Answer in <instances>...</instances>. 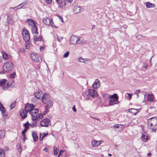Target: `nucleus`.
Instances as JSON below:
<instances>
[{
	"instance_id": "obj_1",
	"label": "nucleus",
	"mask_w": 157,
	"mask_h": 157,
	"mask_svg": "<svg viewBox=\"0 0 157 157\" xmlns=\"http://www.w3.org/2000/svg\"><path fill=\"white\" fill-rule=\"evenodd\" d=\"M35 106L33 104H27L25 109L32 116V119L34 121H39L43 117V115L41 113L38 114L37 109H34Z\"/></svg>"
},
{
	"instance_id": "obj_2",
	"label": "nucleus",
	"mask_w": 157,
	"mask_h": 157,
	"mask_svg": "<svg viewBox=\"0 0 157 157\" xmlns=\"http://www.w3.org/2000/svg\"><path fill=\"white\" fill-rule=\"evenodd\" d=\"M41 100L43 103L45 105V112H48V109L52 106L54 102L53 100L50 95L46 93L44 94L42 97Z\"/></svg>"
},
{
	"instance_id": "obj_3",
	"label": "nucleus",
	"mask_w": 157,
	"mask_h": 157,
	"mask_svg": "<svg viewBox=\"0 0 157 157\" xmlns=\"http://www.w3.org/2000/svg\"><path fill=\"white\" fill-rule=\"evenodd\" d=\"M157 118L155 117L149 118L147 121V128L152 132H156L157 127Z\"/></svg>"
},
{
	"instance_id": "obj_4",
	"label": "nucleus",
	"mask_w": 157,
	"mask_h": 157,
	"mask_svg": "<svg viewBox=\"0 0 157 157\" xmlns=\"http://www.w3.org/2000/svg\"><path fill=\"white\" fill-rule=\"evenodd\" d=\"M13 67L14 65L12 62L7 61L3 65V70L6 72H9L13 69Z\"/></svg>"
},
{
	"instance_id": "obj_5",
	"label": "nucleus",
	"mask_w": 157,
	"mask_h": 157,
	"mask_svg": "<svg viewBox=\"0 0 157 157\" xmlns=\"http://www.w3.org/2000/svg\"><path fill=\"white\" fill-rule=\"evenodd\" d=\"M30 57L33 61L36 63H40L41 62V59L40 57V55L38 53H32Z\"/></svg>"
},
{
	"instance_id": "obj_6",
	"label": "nucleus",
	"mask_w": 157,
	"mask_h": 157,
	"mask_svg": "<svg viewBox=\"0 0 157 157\" xmlns=\"http://www.w3.org/2000/svg\"><path fill=\"white\" fill-rule=\"evenodd\" d=\"M43 23L47 25H51L52 27H55L56 28H58L54 24L52 19H50L46 17L43 18Z\"/></svg>"
},
{
	"instance_id": "obj_7",
	"label": "nucleus",
	"mask_w": 157,
	"mask_h": 157,
	"mask_svg": "<svg viewBox=\"0 0 157 157\" xmlns=\"http://www.w3.org/2000/svg\"><path fill=\"white\" fill-rule=\"evenodd\" d=\"M23 39H30V37L28 31L24 28L22 32Z\"/></svg>"
},
{
	"instance_id": "obj_8",
	"label": "nucleus",
	"mask_w": 157,
	"mask_h": 157,
	"mask_svg": "<svg viewBox=\"0 0 157 157\" xmlns=\"http://www.w3.org/2000/svg\"><path fill=\"white\" fill-rule=\"evenodd\" d=\"M58 7L61 9H64L65 8L66 3L65 0H59L57 2Z\"/></svg>"
},
{
	"instance_id": "obj_9",
	"label": "nucleus",
	"mask_w": 157,
	"mask_h": 157,
	"mask_svg": "<svg viewBox=\"0 0 157 157\" xmlns=\"http://www.w3.org/2000/svg\"><path fill=\"white\" fill-rule=\"evenodd\" d=\"M49 120L48 119H43L40 123V125L42 127H47L49 125Z\"/></svg>"
},
{
	"instance_id": "obj_10",
	"label": "nucleus",
	"mask_w": 157,
	"mask_h": 157,
	"mask_svg": "<svg viewBox=\"0 0 157 157\" xmlns=\"http://www.w3.org/2000/svg\"><path fill=\"white\" fill-rule=\"evenodd\" d=\"M88 91L90 95L93 98L96 97L98 96L97 91L94 89H89Z\"/></svg>"
},
{
	"instance_id": "obj_11",
	"label": "nucleus",
	"mask_w": 157,
	"mask_h": 157,
	"mask_svg": "<svg viewBox=\"0 0 157 157\" xmlns=\"http://www.w3.org/2000/svg\"><path fill=\"white\" fill-rule=\"evenodd\" d=\"M73 10L75 14L79 13L81 11H82L83 10V8L82 7L75 6L74 7Z\"/></svg>"
},
{
	"instance_id": "obj_12",
	"label": "nucleus",
	"mask_w": 157,
	"mask_h": 157,
	"mask_svg": "<svg viewBox=\"0 0 157 157\" xmlns=\"http://www.w3.org/2000/svg\"><path fill=\"white\" fill-rule=\"evenodd\" d=\"M100 86V81L98 79H96L93 84L92 85V87L94 89H97L99 88Z\"/></svg>"
},
{
	"instance_id": "obj_13",
	"label": "nucleus",
	"mask_w": 157,
	"mask_h": 157,
	"mask_svg": "<svg viewBox=\"0 0 157 157\" xmlns=\"http://www.w3.org/2000/svg\"><path fill=\"white\" fill-rule=\"evenodd\" d=\"M119 102L118 101V99H110L109 100V105L110 106H112L115 104H118Z\"/></svg>"
},
{
	"instance_id": "obj_14",
	"label": "nucleus",
	"mask_w": 157,
	"mask_h": 157,
	"mask_svg": "<svg viewBox=\"0 0 157 157\" xmlns=\"http://www.w3.org/2000/svg\"><path fill=\"white\" fill-rule=\"evenodd\" d=\"M102 142V141H97L95 140H93L91 142L92 146L95 147L100 145Z\"/></svg>"
},
{
	"instance_id": "obj_15",
	"label": "nucleus",
	"mask_w": 157,
	"mask_h": 157,
	"mask_svg": "<svg viewBox=\"0 0 157 157\" xmlns=\"http://www.w3.org/2000/svg\"><path fill=\"white\" fill-rule=\"evenodd\" d=\"M42 91L41 90H38L35 92L34 94V96L37 99H41V95L42 94Z\"/></svg>"
},
{
	"instance_id": "obj_16",
	"label": "nucleus",
	"mask_w": 157,
	"mask_h": 157,
	"mask_svg": "<svg viewBox=\"0 0 157 157\" xmlns=\"http://www.w3.org/2000/svg\"><path fill=\"white\" fill-rule=\"evenodd\" d=\"M82 40H69L70 43L72 44H80L82 42Z\"/></svg>"
},
{
	"instance_id": "obj_17",
	"label": "nucleus",
	"mask_w": 157,
	"mask_h": 157,
	"mask_svg": "<svg viewBox=\"0 0 157 157\" xmlns=\"http://www.w3.org/2000/svg\"><path fill=\"white\" fill-rule=\"evenodd\" d=\"M27 111L25 109H23L20 113L21 118L23 119L27 117Z\"/></svg>"
},
{
	"instance_id": "obj_18",
	"label": "nucleus",
	"mask_w": 157,
	"mask_h": 157,
	"mask_svg": "<svg viewBox=\"0 0 157 157\" xmlns=\"http://www.w3.org/2000/svg\"><path fill=\"white\" fill-rule=\"evenodd\" d=\"M25 23L28 24L29 25L31 26H34L36 25L35 22L31 19H28L25 21Z\"/></svg>"
},
{
	"instance_id": "obj_19",
	"label": "nucleus",
	"mask_w": 157,
	"mask_h": 157,
	"mask_svg": "<svg viewBox=\"0 0 157 157\" xmlns=\"http://www.w3.org/2000/svg\"><path fill=\"white\" fill-rule=\"evenodd\" d=\"M2 55L3 58L5 60H8L10 59V56L8 55V54L5 51H2Z\"/></svg>"
},
{
	"instance_id": "obj_20",
	"label": "nucleus",
	"mask_w": 157,
	"mask_h": 157,
	"mask_svg": "<svg viewBox=\"0 0 157 157\" xmlns=\"http://www.w3.org/2000/svg\"><path fill=\"white\" fill-rule=\"evenodd\" d=\"M113 127L115 128H119L120 131L122 130L124 128V126L122 124H116L114 125Z\"/></svg>"
},
{
	"instance_id": "obj_21",
	"label": "nucleus",
	"mask_w": 157,
	"mask_h": 157,
	"mask_svg": "<svg viewBox=\"0 0 157 157\" xmlns=\"http://www.w3.org/2000/svg\"><path fill=\"white\" fill-rule=\"evenodd\" d=\"M32 32L33 33H38L37 30V27L34 25V26H31Z\"/></svg>"
},
{
	"instance_id": "obj_22",
	"label": "nucleus",
	"mask_w": 157,
	"mask_h": 157,
	"mask_svg": "<svg viewBox=\"0 0 157 157\" xmlns=\"http://www.w3.org/2000/svg\"><path fill=\"white\" fill-rule=\"evenodd\" d=\"M6 131L4 130H0V139H2L4 138L6 134Z\"/></svg>"
},
{
	"instance_id": "obj_23",
	"label": "nucleus",
	"mask_w": 157,
	"mask_h": 157,
	"mask_svg": "<svg viewBox=\"0 0 157 157\" xmlns=\"http://www.w3.org/2000/svg\"><path fill=\"white\" fill-rule=\"evenodd\" d=\"M90 94L88 91H86L83 94V96L85 100H88L89 98Z\"/></svg>"
},
{
	"instance_id": "obj_24",
	"label": "nucleus",
	"mask_w": 157,
	"mask_h": 157,
	"mask_svg": "<svg viewBox=\"0 0 157 157\" xmlns=\"http://www.w3.org/2000/svg\"><path fill=\"white\" fill-rule=\"evenodd\" d=\"M146 6L147 8H151L155 7V5L154 4L149 2H146Z\"/></svg>"
},
{
	"instance_id": "obj_25",
	"label": "nucleus",
	"mask_w": 157,
	"mask_h": 157,
	"mask_svg": "<svg viewBox=\"0 0 157 157\" xmlns=\"http://www.w3.org/2000/svg\"><path fill=\"white\" fill-rule=\"evenodd\" d=\"M29 40H26L25 41V47L27 49H29L31 45V43Z\"/></svg>"
},
{
	"instance_id": "obj_26",
	"label": "nucleus",
	"mask_w": 157,
	"mask_h": 157,
	"mask_svg": "<svg viewBox=\"0 0 157 157\" xmlns=\"http://www.w3.org/2000/svg\"><path fill=\"white\" fill-rule=\"evenodd\" d=\"M129 112H131L132 114L135 115L138 112V110L134 109H131L128 110Z\"/></svg>"
},
{
	"instance_id": "obj_27",
	"label": "nucleus",
	"mask_w": 157,
	"mask_h": 157,
	"mask_svg": "<svg viewBox=\"0 0 157 157\" xmlns=\"http://www.w3.org/2000/svg\"><path fill=\"white\" fill-rule=\"evenodd\" d=\"M32 136L34 141H36L38 139V136L35 132H33L32 133Z\"/></svg>"
},
{
	"instance_id": "obj_28",
	"label": "nucleus",
	"mask_w": 157,
	"mask_h": 157,
	"mask_svg": "<svg viewBox=\"0 0 157 157\" xmlns=\"http://www.w3.org/2000/svg\"><path fill=\"white\" fill-rule=\"evenodd\" d=\"M147 98L148 101H153L154 97L153 94H147Z\"/></svg>"
},
{
	"instance_id": "obj_29",
	"label": "nucleus",
	"mask_w": 157,
	"mask_h": 157,
	"mask_svg": "<svg viewBox=\"0 0 157 157\" xmlns=\"http://www.w3.org/2000/svg\"><path fill=\"white\" fill-rule=\"evenodd\" d=\"M0 110L3 114H4L6 112V109L4 106L0 102Z\"/></svg>"
},
{
	"instance_id": "obj_30",
	"label": "nucleus",
	"mask_w": 157,
	"mask_h": 157,
	"mask_svg": "<svg viewBox=\"0 0 157 157\" xmlns=\"http://www.w3.org/2000/svg\"><path fill=\"white\" fill-rule=\"evenodd\" d=\"M48 134V133H40V140L42 141L43 140V138L46 136Z\"/></svg>"
},
{
	"instance_id": "obj_31",
	"label": "nucleus",
	"mask_w": 157,
	"mask_h": 157,
	"mask_svg": "<svg viewBox=\"0 0 157 157\" xmlns=\"http://www.w3.org/2000/svg\"><path fill=\"white\" fill-rule=\"evenodd\" d=\"M141 139L144 141H145L146 140H147V137L146 134H142V135L141 136Z\"/></svg>"
},
{
	"instance_id": "obj_32",
	"label": "nucleus",
	"mask_w": 157,
	"mask_h": 157,
	"mask_svg": "<svg viewBox=\"0 0 157 157\" xmlns=\"http://www.w3.org/2000/svg\"><path fill=\"white\" fill-rule=\"evenodd\" d=\"M59 149L57 148L56 146H55L53 147V152L54 154L55 155H56L58 153Z\"/></svg>"
},
{
	"instance_id": "obj_33",
	"label": "nucleus",
	"mask_w": 157,
	"mask_h": 157,
	"mask_svg": "<svg viewBox=\"0 0 157 157\" xmlns=\"http://www.w3.org/2000/svg\"><path fill=\"white\" fill-rule=\"evenodd\" d=\"M7 80L6 79H2L0 81V86L4 85L7 82Z\"/></svg>"
},
{
	"instance_id": "obj_34",
	"label": "nucleus",
	"mask_w": 157,
	"mask_h": 157,
	"mask_svg": "<svg viewBox=\"0 0 157 157\" xmlns=\"http://www.w3.org/2000/svg\"><path fill=\"white\" fill-rule=\"evenodd\" d=\"M110 98L111 99H118V97L116 94H114L113 95L110 96Z\"/></svg>"
},
{
	"instance_id": "obj_35",
	"label": "nucleus",
	"mask_w": 157,
	"mask_h": 157,
	"mask_svg": "<svg viewBox=\"0 0 157 157\" xmlns=\"http://www.w3.org/2000/svg\"><path fill=\"white\" fill-rule=\"evenodd\" d=\"M5 152L2 149H0V157H4L5 156Z\"/></svg>"
},
{
	"instance_id": "obj_36",
	"label": "nucleus",
	"mask_w": 157,
	"mask_h": 157,
	"mask_svg": "<svg viewBox=\"0 0 157 157\" xmlns=\"http://www.w3.org/2000/svg\"><path fill=\"white\" fill-rule=\"evenodd\" d=\"M37 123L36 121H34L32 122L31 124H29V126L32 128L36 127L37 126Z\"/></svg>"
},
{
	"instance_id": "obj_37",
	"label": "nucleus",
	"mask_w": 157,
	"mask_h": 157,
	"mask_svg": "<svg viewBox=\"0 0 157 157\" xmlns=\"http://www.w3.org/2000/svg\"><path fill=\"white\" fill-rule=\"evenodd\" d=\"M80 38L78 36L75 35H73L71 36L70 39H80Z\"/></svg>"
},
{
	"instance_id": "obj_38",
	"label": "nucleus",
	"mask_w": 157,
	"mask_h": 157,
	"mask_svg": "<svg viewBox=\"0 0 157 157\" xmlns=\"http://www.w3.org/2000/svg\"><path fill=\"white\" fill-rule=\"evenodd\" d=\"M10 86L11 87H13L15 85V83L14 81L13 80H11L9 82Z\"/></svg>"
},
{
	"instance_id": "obj_39",
	"label": "nucleus",
	"mask_w": 157,
	"mask_h": 157,
	"mask_svg": "<svg viewBox=\"0 0 157 157\" xmlns=\"http://www.w3.org/2000/svg\"><path fill=\"white\" fill-rule=\"evenodd\" d=\"M9 86L10 85L8 84H5L2 86V89L4 90H6L7 89Z\"/></svg>"
},
{
	"instance_id": "obj_40",
	"label": "nucleus",
	"mask_w": 157,
	"mask_h": 157,
	"mask_svg": "<svg viewBox=\"0 0 157 157\" xmlns=\"http://www.w3.org/2000/svg\"><path fill=\"white\" fill-rule=\"evenodd\" d=\"M7 16L8 17L7 21H8V23L9 24L12 23L13 22V21L12 19H11V18H9V15L8 14H7Z\"/></svg>"
},
{
	"instance_id": "obj_41",
	"label": "nucleus",
	"mask_w": 157,
	"mask_h": 157,
	"mask_svg": "<svg viewBox=\"0 0 157 157\" xmlns=\"http://www.w3.org/2000/svg\"><path fill=\"white\" fill-rule=\"evenodd\" d=\"M103 97L105 99H107L108 98H110V95L109 94H103L102 95Z\"/></svg>"
},
{
	"instance_id": "obj_42",
	"label": "nucleus",
	"mask_w": 157,
	"mask_h": 157,
	"mask_svg": "<svg viewBox=\"0 0 157 157\" xmlns=\"http://www.w3.org/2000/svg\"><path fill=\"white\" fill-rule=\"evenodd\" d=\"M16 101H14L10 105V109H12L13 108H14L16 105Z\"/></svg>"
},
{
	"instance_id": "obj_43",
	"label": "nucleus",
	"mask_w": 157,
	"mask_h": 157,
	"mask_svg": "<svg viewBox=\"0 0 157 157\" xmlns=\"http://www.w3.org/2000/svg\"><path fill=\"white\" fill-rule=\"evenodd\" d=\"M29 124L28 121H27L26 123H25L24 124V126L25 127V128H26L28 129L29 128Z\"/></svg>"
},
{
	"instance_id": "obj_44",
	"label": "nucleus",
	"mask_w": 157,
	"mask_h": 157,
	"mask_svg": "<svg viewBox=\"0 0 157 157\" xmlns=\"http://www.w3.org/2000/svg\"><path fill=\"white\" fill-rule=\"evenodd\" d=\"M43 37L41 36H36V35L34 37V39H42Z\"/></svg>"
},
{
	"instance_id": "obj_45",
	"label": "nucleus",
	"mask_w": 157,
	"mask_h": 157,
	"mask_svg": "<svg viewBox=\"0 0 157 157\" xmlns=\"http://www.w3.org/2000/svg\"><path fill=\"white\" fill-rule=\"evenodd\" d=\"M26 4V2H23V3H21L20 5H18V6H21V7H19V8H17V9H19L20 8H21L23 6H25Z\"/></svg>"
},
{
	"instance_id": "obj_46",
	"label": "nucleus",
	"mask_w": 157,
	"mask_h": 157,
	"mask_svg": "<svg viewBox=\"0 0 157 157\" xmlns=\"http://www.w3.org/2000/svg\"><path fill=\"white\" fill-rule=\"evenodd\" d=\"M70 52L69 51H67V52L64 54L63 55V57L64 58H67L68 57L69 54Z\"/></svg>"
},
{
	"instance_id": "obj_47",
	"label": "nucleus",
	"mask_w": 157,
	"mask_h": 157,
	"mask_svg": "<svg viewBox=\"0 0 157 157\" xmlns=\"http://www.w3.org/2000/svg\"><path fill=\"white\" fill-rule=\"evenodd\" d=\"M16 75V73L15 72H14L13 73L11 74L10 75V77L11 78H14L15 76Z\"/></svg>"
},
{
	"instance_id": "obj_48",
	"label": "nucleus",
	"mask_w": 157,
	"mask_h": 157,
	"mask_svg": "<svg viewBox=\"0 0 157 157\" xmlns=\"http://www.w3.org/2000/svg\"><path fill=\"white\" fill-rule=\"evenodd\" d=\"M79 61L81 62L85 63V59H84L82 57H80L79 58Z\"/></svg>"
},
{
	"instance_id": "obj_49",
	"label": "nucleus",
	"mask_w": 157,
	"mask_h": 157,
	"mask_svg": "<svg viewBox=\"0 0 157 157\" xmlns=\"http://www.w3.org/2000/svg\"><path fill=\"white\" fill-rule=\"evenodd\" d=\"M141 93L144 95V100H145V96L146 94V92L145 91H141Z\"/></svg>"
},
{
	"instance_id": "obj_50",
	"label": "nucleus",
	"mask_w": 157,
	"mask_h": 157,
	"mask_svg": "<svg viewBox=\"0 0 157 157\" xmlns=\"http://www.w3.org/2000/svg\"><path fill=\"white\" fill-rule=\"evenodd\" d=\"M138 39H144L143 37L141 35H139L136 37Z\"/></svg>"
},
{
	"instance_id": "obj_51",
	"label": "nucleus",
	"mask_w": 157,
	"mask_h": 157,
	"mask_svg": "<svg viewBox=\"0 0 157 157\" xmlns=\"http://www.w3.org/2000/svg\"><path fill=\"white\" fill-rule=\"evenodd\" d=\"M45 1L48 4H50L52 2V0H45Z\"/></svg>"
},
{
	"instance_id": "obj_52",
	"label": "nucleus",
	"mask_w": 157,
	"mask_h": 157,
	"mask_svg": "<svg viewBox=\"0 0 157 157\" xmlns=\"http://www.w3.org/2000/svg\"><path fill=\"white\" fill-rule=\"evenodd\" d=\"M28 130V129L26 128H25L22 132V134L24 135V133H25Z\"/></svg>"
},
{
	"instance_id": "obj_53",
	"label": "nucleus",
	"mask_w": 157,
	"mask_h": 157,
	"mask_svg": "<svg viewBox=\"0 0 157 157\" xmlns=\"http://www.w3.org/2000/svg\"><path fill=\"white\" fill-rule=\"evenodd\" d=\"M72 110L74 111V112L76 113V109L75 108V105H74L73 106Z\"/></svg>"
},
{
	"instance_id": "obj_54",
	"label": "nucleus",
	"mask_w": 157,
	"mask_h": 157,
	"mask_svg": "<svg viewBox=\"0 0 157 157\" xmlns=\"http://www.w3.org/2000/svg\"><path fill=\"white\" fill-rule=\"evenodd\" d=\"M17 145L19 146V147L18 148V150L20 152H21V146L19 144H17Z\"/></svg>"
},
{
	"instance_id": "obj_55",
	"label": "nucleus",
	"mask_w": 157,
	"mask_h": 157,
	"mask_svg": "<svg viewBox=\"0 0 157 157\" xmlns=\"http://www.w3.org/2000/svg\"><path fill=\"white\" fill-rule=\"evenodd\" d=\"M64 151H65L64 150H60L59 152V155H58V157H59V155H61V154H62V153H63Z\"/></svg>"
},
{
	"instance_id": "obj_56",
	"label": "nucleus",
	"mask_w": 157,
	"mask_h": 157,
	"mask_svg": "<svg viewBox=\"0 0 157 157\" xmlns=\"http://www.w3.org/2000/svg\"><path fill=\"white\" fill-rule=\"evenodd\" d=\"M127 94L128 95V97L129 99H131L132 98V94L129 93H127Z\"/></svg>"
},
{
	"instance_id": "obj_57",
	"label": "nucleus",
	"mask_w": 157,
	"mask_h": 157,
	"mask_svg": "<svg viewBox=\"0 0 157 157\" xmlns=\"http://www.w3.org/2000/svg\"><path fill=\"white\" fill-rule=\"evenodd\" d=\"M4 150L6 151H8L9 150V147L7 146H5L4 147Z\"/></svg>"
},
{
	"instance_id": "obj_58",
	"label": "nucleus",
	"mask_w": 157,
	"mask_h": 157,
	"mask_svg": "<svg viewBox=\"0 0 157 157\" xmlns=\"http://www.w3.org/2000/svg\"><path fill=\"white\" fill-rule=\"evenodd\" d=\"M44 47H41L40 48V51H43V50L44 49Z\"/></svg>"
},
{
	"instance_id": "obj_59",
	"label": "nucleus",
	"mask_w": 157,
	"mask_h": 157,
	"mask_svg": "<svg viewBox=\"0 0 157 157\" xmlns=\"http://www.w3.org/2000/svg\"><path fill=\"white\" fill-rule=\"evenodd\" d=\"M43 151L47 152L48 151V149L46 147H45L44 148Z\"/></svg>"
},
{
	"instance_id": "obj_60",
	"label": "nucleus",
	"mask_w": 157,
	"mask_h": 157,
	"mask_svg": "<svg viewBox=\"0 0 157 157\" xmlns=\"http://www.w3.org/2000/svg\"><path fill=\"white\" fill-rule=\"evenodd\" d=\"M67 2H69L70 3H71L73 0H66Z\"/></svg>"
},
{
	"instance_id": "obj_61",
	"label": "nucleus",
	"mask_w": 157,
	"mask_h": 157,
	"mask_svg": "<svg viewBox=\"0 0 157 157\" xmlns=\"http://www.w3.org/2000/svg\"><path fill=\"white\" fill-rule=\"evenodd\" d=\"M58 17L60 18V19L61 20V21L62 22H63V18L60 16H58Z\"/></svg>"
},
{
	"instance_id": "obj_62",
	"label": "nucleus",
	"mask_w": 157,
	"mask_h": 157,
	"mask_svg": "<svg viewBox=\"0 0 157 157\" xmlns=\"http://www.w3.org/2000/svg\"><path fill=\"white\" fill-rule=\"evenodd\" d=\"M135 94H136L137 95V98H139V93H138V92H136L134 93Z\"/></svg>"
},
{
	"instance_id": "obj_63",
	"label": "nucleus",
	"mask_w": 157,
	"mask_h": 157,
	"mask_svg": "<svg viewBox=\"0 0 157 157\" xmlns=\"http://www.w3.org/2000/svg\"><path fill=\"white\" fill-rule=\"evenodd\" d=\"M21 6H18V5L17 6H16L13 8V9H17V8L18 7V8H19V7H21Z\"/></svg>"
},
{
	"instance_id": "obj_64",
	"label": "nucleus",
	"mask_w": 157,
	"mask_h": 157,
	"mask_svg": "<svg viewBox=\"0 0 157 157\" xmlns=\"http://www.w3.org/2000/svg\"><path fill=\"white\" fill-rule=\"evenodd\" d=\"M140 89L136 90L135 91L136 92H140Z\"/></svg>"
}]
</instances>
